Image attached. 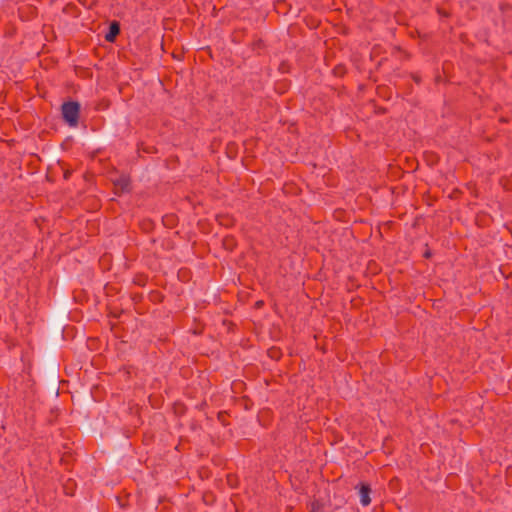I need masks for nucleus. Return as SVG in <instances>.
<instances>
[{
	"instance_id": "obj_1",
	"label": "nucleus",
	"mask_w": 512,
	"mask_h": 512,
	"mask_svg": "<svg viewBox=\"0 0 512 512\" xmlns=\"http://www.w3.org/2000/svg\"><path fill=\"white\" fill-rule=\"evenodd\" d=\"M80 106L77 102H67L62 105L64 120L72 127L78 124Z\"/></svg>"
},
{
	"instance_id": "obj_2",
	"label": "nucleus",
	"mask_w": 512,
	"mask_h": 512,
	"mask_svg": "<svg viewBox=\"0 0 512 512\" xmlns=\"http://www.w3.org/2000/svg\"><path fill=\"white\" fill-rule=\"evenodd\" d=\"M371 489L368 484H361L359 489L360 501L363 506H368L371 502L370 498Z\"/></svg>"
},
{
	"instance_id": "obj_3",
	"label": "nucleus",
	"mask_w": 512,
	"mask_h": 512,
	"mask_svg": "<svg viewBox=\"0 0 512 512\" xmlns=\"http://www.w3.org/2000/svg\"><path fill=\"white\" fill-rule=\"evenodd\" d=\"M119 32H120L119 23L116 21H113L110 24L109 32L105 35V40L108 42H114V40H115L116 36L119 34Z\"/></svg>"
},
{
	"instance_id": "obj_4",
	"label": "nucleus",
	"mask_w": 512,
	"mask_h": 512,
	"mask_svg": "<svg viewBox=\"0 0 512 512\" xmlns=\"http://www.w3.org/2000/svg\"><path fill=\"white\" fill-rule=\"evenodd\" d=\"M130 185V181L127 177L121 176L117 181H115V189L117 193H122L128 190Z\"/></svg>"
},
{
	"instance_id": "obj_5",
	"label": "nucleus",
	"mask_w": 512,
	"mask_h": 512,
	"mask_svg": "<svg viewBox=\"0 0 512 512\" xmlns=\"http://www.w3.org/2000/svg\"><path fill=\"white\" fill-rule=\"evenodd\" d=\"M320 508H321V506L318 502H313L311 504V512H319Z\"/></svg>"
}]
</instances>
